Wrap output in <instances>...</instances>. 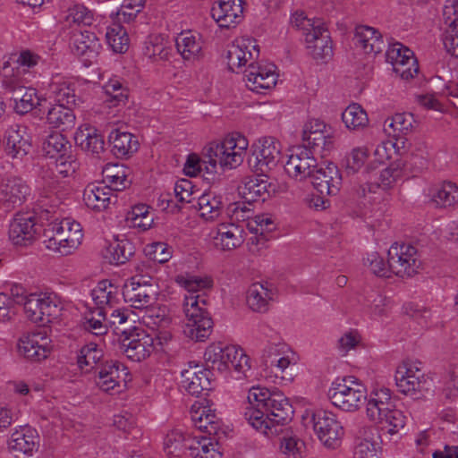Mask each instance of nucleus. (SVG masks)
I'll return each instance as SVG.
<instances>
[{"mask_svg":"<svg viewBox=\"0 0 458 458\" xmlns=\"http://www.w3.org/2000/svg\"><path fill=\"white\" fill-rule=\"evenodd\" d=\"M249 406L244 417L260 433L273 437L282 431V427L292 420L293 410L288 399L279 391L271 392L255 386L248 393Z\"/></svg>","mask_w":458,"mask_h":458,"instance_id":"f257e3e1","label":"nucleus"},{"mask_svg":"<svg viewBox=\"0 0 458 458\" xmlns=\"http://www.w3.org/2000/svg\"><path fill=\"white\" fill-rule=\"evenodd\" d=\"M248 146L247 139L238 133L225 137L221 142L210 143L206 148V157L210 165L208 174L216 173L217 165L223 170L239 166Z\"/></svg>","mask_w":458,"mask_h":458,"instance_id":"f03ea898","label":"nucleus"},{"mask_svg":"<svg viewBox=\"0 0 458 458\" xmlns=\"http://www.w3.org/2000/svg\"><path fill=\"white\" fill-rule=\"evenodd\" d=\"M204 360L209 369L220 373L234 370L245 376L250 369V358L242 348L222 342L212 343L206 348Z\"/></svg>","mask_w":458,"mask_h":458,"instance_id":"7ed1b4c3","label":"nucleus"},{"mask_svg":"<svg viewBox=\"0 0 458 458\" xmlns=\"http://www.w3.org/2000/svg\"><path fill=\"white\" fill-rule=\"evenodd\" d=\"M331 403L347 412L358 411L367 400L365 386L353 377L336 378L327 392Z\"/></svg>","mask_w":458,"mask_h":458,"instance_id":"20e7f679","label":"nucleus"},{"mask_svg":"<svg viewBox=\"0 0 458 458\" xmlns=\"http://www.w3.org/2000/svg\"><path fill=\"white\" fill-rule=\"evenodd\" d=\"M366 411L371 420L387 424L390 434L398 432L405 425L406 417L401 410L394 407L387 388L374 393L368 401Z\"/></svg>","mask_w":458,"mask_h":458,"instance_id":"39448f33","label":"nucleus"},{"mask_svg":"<svg viewBox=\"0 0 458 458\" xmlns=\"http://www.w3.org/2000/svg\"><path fill=\"white\" fill-rule=\"evenodd\" d=\"M52 235L45 242L47 249L68 256L81 244L82 226L70 217L55 222L51 225Z\"/></svg>","mask_w":458,"mask_h":458,"instance_id":"423d86ee","label":"nucleus"},{"mask_svg":"<svg viewBox=\"0 0 458 458\" xmlns=\"http://www.w3.org/2000/svg\"><path fill=\"white\" fill-rule=\"evenodd\" d=\"M394 380L398 390L413 399L424 397L433 386L431 378L426 377L418 368L408 362L398 366Z\"/></svg>","mask_w":458,"mask_h":458,"instance_id":"0eeeda50","label":"nucleus"},{"mask_svg":"<svg viewBox=\"0 0 458 458\" xmlns=\"http://www.w3.org/2000/svg\"><path fill=\"white\" fill-rule=\"evenodd\" d=\"M122 294L124 301L132 308L144 309L155 302L157 289L151 276L135 275L125 282Z\"/></svg>","mask_w":458,"mask_h":458,"instance_id":"6e6552de","label":"nucleus"},{"mask_svg":"<svg viewBox=\"0 0 458 458\" xmlns=\"http://www.w3.org/2000/svg\"><path fill=\"white\" fill-rule=\"evenodd\" d=\"M387 256L392 273L399 277H412L420 268L418 250L410 243L394 242L389 248Z\"/></svg>","mask_w":458,"mask_h":458,"instance_id":"1a4fd4ad","label":"nucleus"},{"mask_svg":"<svg viewBox=\"0 0 458 458\" xmlns=\"http://www.w3.org/2000/svg\"><path fill=\"white\" fill-rule=\"evenodd\" d=\"M310 421L315 434L326 447L336 449L340 446L344 429L333 412L317 411L312 413Z\"/></svg>","mask_w":458,"mask_h":458,"instance_id":"9d476101","label":"nucleus"},{"mask_svg":"<svg viewBox=\"0 0 458 458\" xmlns=\"http://www.w3.org/2000/svg\"><path fill=\"white\" fill-rule=\"evenodd\" d=\"M246 87L256 93L274 88L277 82L276 66L271 63H250L244 71Z\"/></svg>","mask_w":458,"mask_h":458,"instance_id":"9b49d317","label":"nucleus"},{"mask_svg":"<svg viewBox=\"0 0 458 458\" xmlns=\"http://www.w3.org/2000/svg\"><path fill=\"white\" fill-rule=\"evenodd\" d=\"M259 56V47L256 40L250 38L235 39L228 46L225 55L228 68L232 72H234L236 68L254 63Z\"/></svg>","mask_w":458,"mask_h":458,"instance_id":"f8f14e48","label":"nucleus"},{"mask_svg":"<svg viewBox=\"0 0 458 458\" xmlns=\"http://www.w3.org/2000/svg\"><path fill=\"white\" fill-rule=\"evenodd\" d=\"M386 57V61L393 64L394 71L403 80L412 79L419 72L413 52L399 42L389 45Z\"/></svg>","mask_w":458,"mask_h":458,"instance_id":"ddd939ff","label":"nucleus"},{"mask_svg":"<svg viewBox=\"0 0 458 458\" xmlns=\"http://www.w3.org/2000/svg\"><path fill=\"white\" fill-rule=\"evenodd\" d=\"M125 356L133 362L148 358L155 349V338L142 329L135 328L122 342Z\"/></svg>","mask_w":458,"mask_h":458,"instance_id":"4468645a","label":"nucleus"},{"mask_svg":"<svg viewBox=\"0 0 458 458\" xmlns=\"http://www.w3.org/2000/svg\"><path fill=\"white\" fill-rule=\"evenodd\" d=\"M313 154L307 147L294 148L284 165L285 172L300 181L309 178L318 165Z\"/></svg>","mask_w":458,"mask_h":458,"instance_id":"2eb2a0df","label":"nucleus"},{"mask_svg":"<svg viewBox=\"0 0 458 458\" xmlns=\"http://www.w3.org/2000/svg\"><path fill=\"white\" fill-rule=\"evenodd\" d=\"M309 179L321 196L336 195L342 184V176L337 166L333 163L326 166L317 165Z\"/></svg>","mask_w":458,"mask_h":458,"instance_id":"dca6fc26","label":"nucleus"},{"mask_svg":"<svg viewBox=\"0 0 458 458\" xmlns=\"http://www.w3.org/2000/svg\"><path fill=\"white\" fill-rule=\"evenodd\" d=\"M215 248L221 251H230L242 245L245 233L242 226L234 223H221L210 233Z\"/></svg>","mask_w":458,"mask_h":458,"instance_id":"f3484780","label":"nucleus"},{"mask_svg":"<svg viewBox=\"0 0 458 458\" xmlns=\"http://www.w3.org/2000/svg\"><path fill=\"white\" fill-rule=\"evenodd\" d=\"M252 156L256 172L265 174L276 167L279 162L280 143L273 137H264L259 140Z\"/></svg>","mask_w":458,"mask_h":458,"instance_id":"a211bd4d","label":"nucleus"},{"mask_svg":"<svg viewBox=\"0 0 458 458\" xmlns=\"http://www.w3.org/2000/svg\"><path fill=\"white\" fill-rule=\"evenodd\" d=\"M30 188L27 182L18 176H11L4 180L1 185L0 205L6 211L20 207L30 196Z\"/></svg>","mask_w":458,"mask_h":458,"instance_id":"6ab92c4d","label":"nucleus"},{"mask_svg":"<svg viewBox=\"0 0 458 458\" xmlns=\"http://www.w3.org/2000/svg\"><path fill=\"white\" fill-rule=\"evenodd\" d=\"M51 340L45 333L34 332L22 335L18 343V351L26 359L39 361L51 352Z\"/></svg>","mask_w":458,"mask_h":458,"instance_id":"aec40b11","label":"nucleus"},{"mask_svg":"<svg viewBox=\"0 0 458 458\" xmlns=\"http://www.w3.org/2000/svg\"><path fill=\"white\" fill-rule=\"evenodd\" d=\"M101 48V43L94 32L81 30L73 34L72 52L86 66L97 61Z\"/></svg>","mask_w":458,"mask_h":458,"instance_id":"412c9836","label":"nucleus"},{"mask_svg":"<svg viewBox=\"0 0 458 458\" xmlns=\"http://www.w3.org/2000/svg\"><path fill=\"white\" fill-rule=\"evenodd\" d=\"M37 233L36 217L31 214H17L9 225V238L14 245L26 246Z\"/></svg>","mask_w":458,"mask_h":458,"instance_id":"4be33fe9","label":"nucleus"},{"mask_svg":"<svg viewBox=\"0 0 458 458\" xmlns=\"http://www.w3.org/2000/svg\"><path fill=\"white\" fill-rule=\"evenodd\" d=\"M128 376L126 368L118 361L105 363L98 371L96 378L97 386L104 392L111 394L120 392V383L125 382Z\"/></svg>","mask_w":458,"mask_h":458,"instance_id":"5701e85b","label":"nucleus"},{"mask_svg":"<svg viewBox=\"0 0 458 458\" xmlns=\"http://www.w3.org/2000/svg\"><path fill=\"white\" fill-rule=\"evenodd\" d=\"M242 0H219L211 9V16L221 28L235 27L242 20Z\"/></svg>","mask_w":458,"mask_h":458,"instance_id":"b1692460","label":"nucleus"},{"mask_svg":"<svg viewBox=\"0 0 458 458\" xmlns=\"http://www.w3.org/2000/svg\"><path fill=\"white\" fill-rule=\"evenodd\" d=\"M276 191V184L269 182L267 175L262 174L256 177L248 178L239 187V193L248 202L265 201Z\"/></svg>","mask_w":458,"mask_h":458,"instance_id":"393cba45","label":"nucleus"},{"mask_svg":"<svg viewBox=\"0 0 458 458\" xmlns=\"http://www.w3.org/2000/svg\"><path fill=\"white\" fill-rule=\"evenodd\" d=\"M309 54L316 60L325 61L333 55L332 42L324 24L307 32L305 37Z\"/></svg>","mask_w":458,"mask_h":458,"instance_id":"a878e982","label":"nucleus"},{"mask_svg":"<svg viewBox=\"0 0 458 458\" xmlns=\"http://www.w3.org/2000/svg\"><path fill=\"white\" fill-rule=\"evenodd\" d=\"M39 446L37 430L28 425L15 428L8 440V448L13 452L32 454Z\"/></svg>","mask_w":458,"mask_h":458,"instance_id":"bb28decb","label":"nucleus"},{"mask_svg":"<svg viewBox=\"0 0 458 458\" xmlns=\"http://www.w3.org/2000/svg\"><path fill=\"white\" fill-rule=\"evenodd\" d=\"M428 202L436 208H446L458 203V186L451 182H443L428 189Z\"/></svg>","mask_w":458,"mask_h":458,"instance_id":"cd10ccee","label":"nucleus"},{"mask_svg":"<svg viewBox=\"0 0 458 458\" xmlns=\"http://www.w3.org/2000/svg\"><path fill=\"white\" fill-rule=\"evenodd\" d=\"M354 40L356 47L361 48L365 54L377 55L385 47L382 34L377 29L367 25L355 28Z\"/></svg>","mask_w":458,"mask_h":458,"instance_id":"c85d7f7f","label":"nucleus"},{"mask_svg":"<svg viewBox=\"0 0 458 458\" xmlns=\"http://www.w3.org/2000/svg\"><path fill=\"white\" fill-rule=\"evenodd\" d=\"M75 144L88 154L99 157L105 151V141L98 131L89 126H81L74 133Z\"/></svg>","mask_w":458,"mask_h":458,"instance_id":"c756f323","label":"nucleus"},{"mask_svg":"<svg viewBox=\"0 0 458 458\" xmlns=\"http://www.w3.org/2000/svg\"><path fill=\"white\" fill-rule=\"evenodd\" d=\"M181 386L191 395L208 390L210 382L207 373L199 365L190 366L181 372Z\"/></svg>","mask_w":458,"mask_h":458,"instance_id":"7c9ffc66","label":"nucleus"},{"mask_svg":"<svg viewBox=\"0 0 458 458\" xmlns=\"http://www.w3.org/2000/svg\"><path fill=\"white\" fill-rule=\"evenodd\" d=\"M112 190L106 185L89 184L83 191V200L86 206L93 210L102 211L108 208L114 199Z\"/></svg>","mask_w":458,"mask_h":458,"instance_id":"2f4dec72","label":"nucleus"},{"mask_svg":"<svg viewBox=\"0 0 458 458\" xmlns=\"http://www.w3.org/2000/svg\"><path fill=\"white\" fill-rule=\"evenodd\" d=\"M213 329V320L209 313L197 315L196 318H186L183 334L195 342H203L210 335Z\"/></svg>","mask_w":458,"mask_h":458,"instance_id":"473e14b6","label":"nucleus"},{"mask_svg":"<svg viewBox=\"0 0 458 458\" xmlns=\"http://www.w3.org/2000/svg\"><path fill=\"white\" fill-rule=\"evenodd\" d=\"M108 140L112 146V152L117 157H129L139 148L137 137L120 129L112 130Z\"/></svg>","mask_w":458,"mask_h":458,"instance_id":"72a5a7b5","label":"nucleus"},{"mask_svg":"<svg viewBox=\"0 0 458 458\" xmlns=\"http://www.w3.org/2000/svg\"><path fill=\"white\" fill-rule=\"evenodd\" d=\"M47 123L52 128L66 131L75 125L76 116L71 108L66 105H53L47 113Z\"/></svg>","mask_w":458,"mask_h":458,"instance_id":"f704fd0d","label":"nucleus"},{"mask_svg":"<svg viewBox=\"0 0 458 458\" xmlns=\"http://www.w3.org/2000/svg\"><path fill=\"white\" fill-rule=\"evenodd\" d=\"M26 128L16 125V128H11L7 131L6 149L7 153L13 158H22L30 150L31 144L24 137Z\"/></svg>","mask_w":458,"mask_h":458,"instance_id":"c9c22d12","label":"nucleus"},{"mask_svg":"<svg viewBox=\"0 0 458 458\" xmlns=\"http://www.w3.org/2000/svg\"><path fill=\"white\" fill-rule=\"evenodd\" d=\"M49 90L57 105H75V83L69 79L54 77L49 85Z\"/></svg>","mask_w":458,"mask_h":458,"instance_id":"e433bc0d","label":"nucleus"},{"mask_svg":"<svg viewBox=\"0 0 458 458\" xmlns=\"http://www.w3.org/2000/svg\"><path fill=\"white\" fill-rule=\"evenodd\" d=\"M175 45L178 52L185 60L197 58L202 48L199 34L191 30L181 32L175 39Z\"/></svg>","mask_w":458,"mask_h":458,"instance_id":"4c0bfd02","label":"nucleus"},{"mask_svg":"<svg viewBox=\"0 0 458 458\" xmlns=\"http://www.w3.org/2000/svg\"><path fill=\"white\" fill-rule=\"evenodd\" d=\"M129 169L123 165L107 164L103 169L106 186L113 191H120L126 189L131 181L128 177Z\"/></svg>","mask_w":458,"mask_h":458,"instance_id":"58836bf2","label":"nucleus"},{"mask_svg":"<svg viewBox=\"0 0 458 458\" xmlns=\"http://www.w3.org/2000/svg\"><path fill=\"white\" fill-rule=\"evenodd\" d=\"M404 177V164L403 161L398 160L389 165V166L383 169L379 175L377 183H370L369 186V191H376L378 188L385 190L394 187L399 181Z\"/></svg>","mask_w":458,"mask_h":458,"instance_id":"ea45409f","label":"nucleus"},{"mask_svg":"<svg viewBox=\"0 0 458 458\" xmlns=\"http://www.w3.org/2000/svg\"><path fill=\"white\" fill-rule=\"evenodd\" d=\"M223 196L212 192L202 194L198 199L199 215L207 221L217 219L223 213L225 203Z\"/></svg>","mask_w":458,"mask_h":458,"instance_id":"a19ab883","label":"nucleus"},{"mask_svg":"<svg viewBox=\"0 0 458 458\" xmlns=\"http://www.w3.org/2000/svg\"><path fill=\"white\" fill-rule=\"evenodd\" d=\"M103 89L106 95V102L110 106H118L125 105L129 97V88L125 81L118 76H113L104 85Z\"/></svg>","mask_w":458,"mask_h":458,"instance_id":"79ce46f5","label":"nucleus"},{"mask_svg":"<svg viewBox=\"0 0 458 458\" xmlns=\"http://www.w3.org/2000/svg\"><path fill=\"white\" fill-rule=\"evenodd\" d=\"M189 455L192 458H222V452L216 440L195 436L189 445Z\"/></svg>","mask_w":458,"mask_h":458,"instance_id":"37998d69","label":"nucleus"},{"mask_svg":"<svg viewBox=\"0 0 458 458\" xmlns=\"http://www.w3.org/2000/svg\"><path fill=\"white\" fill-rule=\"evenodd\" d=\"M413 123L414 118L411 114L398 113L391 118L386 119L385 122V125L392 129V131L386 128L385 130L395 138V144H398L399 142L404 144L403 136L411 131Z\"/></svg>","mask_w":458,"mask_h":458,"instance_id":"c03bdc74","label":"nucleus"},{"mask_svg":"<svg viewBox=\"0 0 458 458\" xmlns=\"http://www.w3.org/2000/svg\"><path fill=\"white\" fill-rule=\"evenodd\" d=\"M191 420L196 428L208 435H217L220 430L219 420L215 412L208 407L191 411Z\"/></svg>","mask_w":458,"mask_h":458,"instance_id":"a18cd8bd","label":"nucleus"},{"mask_svg":"<svg viewBox=\"0 0 458 458\" xmlns=\"http://www.w3.org/2000/svg\"><path fill=\"white\" fill-rule=\"evenodd\" d=\"M274 297V292L263 284H252L247 292V303L249 307L258 312L267 310L269 301Z\"/></svg>","mask_w":458,"mask_h":458,"instance_id":"49530a36","label":"nucleus"},{"mask_svg":"<svg viewBox=\"0 0 458 458\" xmlns=\"http://www.w3.org/2000/svg\"><path fill=\"white\" fill-rule=\"evenodd\" d=\"M125 222L129 227L138 229L140 232H145L152 226L154 216L149 211L148 206L139 204L132 207L126 214Z\"/></svg>","mask_w":458,"mask_h":458,"instance_id":"de8ad7c7","label":"nucleus"},{"mask_svg":"<svg viewBox=\"0 0 458 458\" xmlns=\"http://www.w3.org/2000/svg\"><path fill=\"white\" fill-rule=\"evenodd\" d=\"M193 437H185L179 430H173L168 433L164 441V450L170 457H180L186 450L189 451V445L192 444Z\"/></svg>","mask_w":458,"mask_h":458,"instance_id":"09e8293b","label":"nucleus"},{"mask_svg":"<svg viewBox=\"0 0 458 458\" xmlns=\"http://www.w3.org/2000/svg\"><path fill=\"white\" fill-rule=\"evenodd\" d=\"M4 73L2 81L4 93L10 98L14 106L21 100V98H24L25 91H28L30 87L23 85L19 71L12 75L7 73V67H4Z\"/></svg>","mask_w":458,"mask_h":458,"instance_id":"8fccbe9b","label":"nucleus"},{"mask_svg":"<svg viewBox=\"0 0 458 458\" xmlns=\"http://www.w3.org/2000/svg\"><path fill=\"white\" fill-rule=\"evenodd\" d=\"M70 148V142L58 131L50 132L42 142L43 154L51 158L65 154Z\"/></svg>","mask_w":458,"mask_h":458,"instance_id":"3c124183","label":"nucleus"},{"mask_svg":"<svg viewBox=\"0 0 458 458\" xmlns=\"http://www.w3.org/2000/svg\"><path fill=\"white\" fill-rule=\"evenodd\" d=\"M41 296V314L47 323H52L58 319L62 314L64 304L60 297L55 293H39Z\"/></svg>","mask_w":458,"mask_h":458,"instance_id":"603ef678","label":"nucleus"},{"mask_svg":"<svg viewBox=\"0 0 458 458\" xmlns=\"http://www.w3.org/2000/svg\"><path fill=\"white\" fill-rule=\"evenodd\" d=\"M108 46L115 53H124L129 47V37L126 30L120 24L114 22L110 25L106 33Z\"/></svg>","mask_w":458,"mask_h":458,"instance_id":"864d4df0","label":"nucleus"},{"mask_svg":"<svg viewBox=\"0 0 458 458\" xmlns=\"http://www.w3.org/2000/svg\"><path fill=\"white\" fill-rule=\"evenodd\" d=\"M83 328L95 335H103L107 333L108 325L106 311L95 309L85 313L82 322Z\"/></svg>","mask_w":458,"mask_h":458,"instance_id":"5fc2aeb1","label":"nucleus"},{"mask_svg":"<svg viewBox=\"0 0 458 458\" xmlns=\"http://www.w3.org/2000/svg\"><path fill=\"white\" fill-rule=\"evenodd\" d=\"M306 136H302L304 145L313 153L320 152L324 154L325 151H329L333 148V136L331 130H324V131H318L316 133L310 132Z\"/></svg>","mask_w":458,"mask_h":458,"instance_id":"6e6d98bb","label":"nucleus"},{"mask_svg":"<svg viewBox=\"0 0 458 458\" xmlns=\"http://www.w3.org/2000/svg\"><path fill=\"white\" fill-rule=\"evenodd\" d=\"M174 282L185 289L187 294H199L202 290L212 286V280L208 277H200L189 273H182L174 277Z\"/></svg>","mask_w":458,"mask_h":458,"instance_id":"4d7b16f0","label":"nucleus"},{"mask_svg":"<svg viewBox=\"0 0 458 458\" xmlns=\"http://www.w3.org/2000/svg\"><path fill=\"white\" fill-rule=\"evenodd\" d=\"M143 54L152 62L157 63L168 60L171 54V48L167 46V42L163 38L154 37L145 42Z\"/></svg>","mask_w":458,"mask_h":458,"instance_id":"13d9d810","label":"nucleus"},{"mask_svg":"<svg viewBox=\"0 0 458 458\" xmlns=\"http://www.w3.org/2000/svg\"><path fill=\"white\" fill-rule=\"evenodd\" d=\"M342 120L350 130L363 128L369 122L367 113L358 104L348 106L342 113Z\"/></svg>","mask_w":458,"mask_h":458,"instance_id":"bf43d9fd","label":"nucleus"},{"mask_svg":"<svg viewBox=\"0 0 458 458\" xmlns=\"http://www.w3.org/2000/svg\"><path fill=\"white\" fill-rule=\"evenodd\" d=\"M108 251L111 255V263L124 264L135 252V246L127 239L116 240L110 244Z\"/></svg>","mask_w":458,"mask_h":458,"instance_id":"052dcab7","label":"nucleus"},{"mask_svg":"<svg viewBox=\"0 0 458 458\" xmlns=\"http://www.w3.org/2000/svg\"><path fill=\"white\" fill-rule=\"evenodd\" d=\"M207 300L203 294H185L182 303L185 318H196L197 315L208 313Z\"/></svg>","mask_w":458,"mask_h":458,"instance_id":"680f3d73","label":"nucleus"},{"mask_svg":"<svg viewBox=\"0 0 458 458\" xmlns=\"http://www.w3.org/2000/svg\"><path fill=\"white\" fill-rule=\"evenodd\" d=\"M103 352L98 344L89 343L81 349L77 357V363L81 369L87 367L93 368L101 360Z\"/></svg>","mask_w":458,"mask_h":458,"instance_id":"e2e57ef3","label":"nucleus"},{"mask_svg":"<svg viewBox=\"0 0 458 458\" xmlns=\"http://www.w3.org/2000/svg\"><path fill=\"white\" fill-rule=\"evenodd\" d=\"M248 229L256 234L263 235L276 229V223L273 216L269 214H260L255 216L248 221Z\"/></svg>","mask_w":458,"mask_h":458,"instance_id":"0e129e2a","label":"nucleus"},{"mask_svg":"<svg viewBox=\"0 0 458 458\" xmlns=\"http://www.w3.org/2000/svg\"><path fill=\"white\" fill-rule=\"evenodd\" d=\"M144 0H123V4L116 13L118 22H131L143 7Z\"/></svg>","mask_w":458,"mask_h":458,"instance_id":"69168bd1","label":"nucleus"},{"mask_svg":"<svg viewBox=\"0 0 458 458\" xmlns=\"http://www.w3.org/2000/svg\"><path fill=\"white\" fill-rule=\"evenodd\" d=\"M304 445V442L296 437L284 436L280 440L279 449L287 458H299Z\"/></svg>","mask_w":458,"mask_h":458,"instance_id":"338daca9","label":"nucleus"},{"mask_svg":"<svg viewBox=\"0 0 458 458\" xmlns=\"http://www.w3.org/2000/svg\"><path fill=\"white\" fill-rule=\"evenodd\" d=\"M445 49L458 58V19H454L443 34Z\"/></svg>","mask_w":458,"mask_h":458,"instance_id":"774afa93","label":"nucleus"}]
</instances>
